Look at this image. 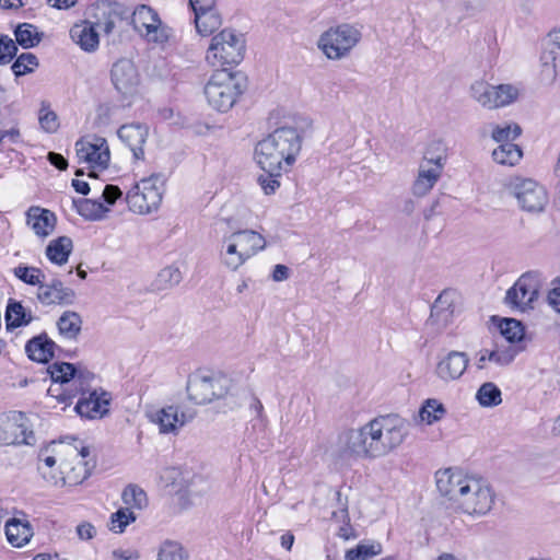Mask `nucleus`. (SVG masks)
Wrapping results in <instances>:
<instances>
[{
    "instance_id": "nucleus-1",
    "label": "nucleus",
    "mask_w": 560,
    "mask_h": 560,
    "mask_svg": "<svg viewBox=\"0 0 560 560\" xmlns=\"http://www.w3.org/2000/svg\"><path fill=\"white\" fill-rule=\"evenodd\" d=\"M435 485L440 494L451 506L463 514L481 517L493 508L494 493L490 485L456 468L440 469L435 472Z\"/></svg>"
},
{
    "instance_id": "nucleus-2",
    "label": "nucleus",
    "mask_w": 560,
    "mask_h": 560,
    "mask_svg": "<svg viewBox=\"0 0 560 560\" xmlns=\"http://www.w3.org/2000/svg\"><path fill=\"white\" fill-rule=\"evenodd\" d=\"M407 433L404 422H365L340 435L339 458L351 462L384 456L400 445Z\"/></svg>"
},
{
    "instance_id": "nucleus-3",
    "label": "nucleus",
    "mask_w": 560,
    "mask_h": 560,
    "mask_svg": "<svg viewBox=\"0 0 560 560\" xmlns=\"http://www.w3.org/2000/svg\"><path fill=\"white\" fill-rule=\"evenodd\" d=\"M90 450L77 438L51 441L38 452L37 469L50 483H78L89 475Z\"/></svg>"
},
{
    "instance_id": "nucleus-4",
    "label": "nucleus",
    "mask_w": 560,
    "mask_h": 560,
    "mask_svg": "<svg viewBox=\"0 0 560 560\" xmlns=\"http://www.w3.org/2000/svg\"><path fill=\"white\" fill-rule=\"evenodd\" d=\"M302 149V137L295 128L281 127L261 139L255 147L254 159L269 174L288 172Z\"/></svg>"
},
{
    "instance_id": "nucleus-5",
    "label": "nucleus",
    "mask_w": 560,
    "mask_h": 560,
    "mask_svg": "<svg viewBox=\"0 0 560 560\" xmlns=\"http://www.w3.org/2000/svg\"><path fill=\"white\" fill-rule=\"evenodd\" d=\"M233 387V381L224 374L195 373L188 377L186 390L188 398L198 405L223 400V405L233 410L238 405Z\"/></svg>"
},
{
    "instance_id": "nucleus-6",
    "label": "nucleus",
    "mask_w": 560,
    "mask_h": 560,
    "mask_svg": "<svg viewBox=\"0 0 560 560\" xmlns=\"http://www.w3.org/2000/svg\"><path fill=\"white\" fill-rule=\"evenodd\" d=\"M266 245V238L254 230L245 229L232 232L221 240V262L226 269L236 271L248 259L264 250Z\"/></svg>"
},
{
    "instance_id": "nucleus-7",
    "label": "nucleus",
    "mask_w": 560,
    "mask_h": 560,
    "mask_svg": "<svg viewBox=\"0 0 560 560\" xmlns=\"http://www.w3.org/2000/svg\"><path fill=\"white\" fill-rule=\"evenodd\" d=\"M245 79L240 72L215 70L205 85L208 104L220 113L229 112L245 91Z\"/></svg>"
},
{
    "instance_id": "nucleus-8",
    "label": "nucleus",
    "mask_w": 560,
    "mask_h": 560,
    "mask_svg": "<svg viewBox=\"0 0 560 560\" xmlns=\"http://www.w3.org/2000/svg\"><path fill=\"white\" fill-rule=\"evenodd\" d=\"M362 39V26L340 23L323 32L317 39V48L331 61L348 58Z\"/></svg>"
},
{
    "instance_id": "nucleus-9",
    "label": "nucleus",
    "mask_w": 560,
    "mask_h": 560,
    "mask_svg": "<svg viewBox=\"0 0 560 560\" xmlns=\"http://www.w3.org/2000/svg\"><path fill=\"white\" fill-rule=\"evenodd\" d=\"M245 38L232 28H224L212 36L206 51V62L217 70L237 66L244 58Z\"/></svg>"
},
{
    "instance_id": "nucleus-10",
    "label": "nucleus",
    "mask_w": 560,
    "mask_h": 560,
    "mask_svg": "<svg viewBox=\"0 0 560 560\" xmlns=\"http://www.w3.org/2000/svg\"><path fill=\"white\" fill-rule=\"evenodd\" d=\"M165 178L161 174H151L136 182L126 192L128 209L140 215L156 212L162 203Z\"/></svg>"
},
{
    "instance_id": "nucleus-11",
    "label": "nucleus",
    "mask_w": 560,
    "mask_h": 560,
    "mask_svg": "<svg viewBox=\"0 0 560 560\" xmlns=\"http://www.w3.org/2000/svg\"><path fill=\"white\" fill-rule=\"evenodd\" d=\"M131 23L135 31L149 44L164 47L172 37V30L162 22L158 12L147 4L136 7Z\"/></svg>"
},
{
    "instance_id": "nucleus-12",
    "label": "nucleus",
    "mask_w": 560,
    "mask_h": 560,
    "mask_svg": "<svg viewBox=\"0 0 560 560\" xmlns=\"http://www.w3.org/2000/svg\"><path fill=\"white\" fill-rule=\"evenodd\" d=\"M78 162L85 164L92 171L89 176H95L94 170H106L110 160V151L105 138L95 135L82 137L75 142Z\"/></svg>"
},
{
    "instance_id": "nucleus-13",
    "label": "nucleus",
    "mask_w": 560,
    "mask_h": 560,
    "mask_svg": "<svg viewBox=\"0 0 560 560\" xmlns=\"http://www.w3.org/2000/svg\"><path fill=\"white\" fill-rule=\"evenodd\" d=\"M445 155L443 153H434L431 149L427 150L412 184V194L416 197H424L432 190L443 173Z\"/></svg>"
},
{
    "instance_id": "nucleus-14",
    "label": "nucleus",
    "mask_w": 560,
    "mask_h": 560,
    "mask_svg": "<svg viewBox=\"0 0 560 560\" xmlns=\"http://www.w3.org/2000/svg\"><path fill=\"white\" fill-rule=\"evenodd\" d=\"M471 95L481 106L494 109L515 102L518 97V89L511 84L490 85L485 82H475L471 85Z\"/></svg>"
},
{
    "instance_id": "nucleus-15",
    "label": "nucleus",
    "mask_w": 560,
    "mask_h": 560,
    "mask_svg": "<svg viewBox=\"0 0 560 560\" xmlns=\"http://www.w3.org/2000/svg\"><path fill=\"white\" fill-rule=\"evenodd\" d=\"M110 80L116 91L125 98H130L138 93L140 75L130 59L122 58L113 65Z\"/></svg>"
},
{
    "instance_id": "nucleus-16",
    "label": "nucleus",
    "mask_w": 560,
    "mask_h": 560,
    "mask_svg": "<svg viewBox=\"0 0 560 560\" xmlns=\"http://www.w3.org/2000/svg\"><path fill=\"white\" fill-rule=\"evenodd\" d=\"M520 207L530 213L544 211L548 203V194L544 186L533 179H522L514 187Z\"/></svg>"
},
{
    "instance_id": "nucleus-17",
    "label": "nucleus",
    "mask_w": 560,
    "mask_h": 560,
    "mask_svg": "<svg viewBox=\"0 0 560 560\" xmlns=\"http://www.w3.org/2000/svg\"><path fill=\"white\" fill-rule=\"evenodd\" d=\"M112 399L110 393L102 388L94 389L82 395L77 402L75 410L81 417L91 420L101 419L108 415Z\"/></svg>"
},
{
    "instance_id": "nucleus-18",
    "label": "nucleus",
    "mask_w": 560,
    "mask_h": 560,
    "mask_svg": "<svg viewBox=\"0 0 560 560\" xmlns=\"http://www.w3.org/2000/svg\"><path fill=\"white\" fill-rule=\"evenodd\" d=\"M538 295V280L530 273L523 275L506 292V303L522 311L530 306Z\"/></svg>"
},
{
    "instance_id": "nucleus-19",
    "label": "nucleus",
    "mask_w": 560,
    "mask_h": 560,
    "mask_svg": "<svg viewBox=\"0 0 560 560\" xmlns=\"http://www.w3.org/2000/svg\"><path fill=\"white\" fill-rule=\"evenodd\" d=\"M36 298L43 306H68L74 303L77 294L61 280L52 279L49 283H43L37 288Z\"/></svg>"
},
{
    "instance_id": "nucleus-20",
    "label": "nucleus",
    "mask_w": 560,
    "mask_h": 560,
    "mask_svg": "<svg viewBox=\"0 0 560 560\" xmlns=\"http://www.w3.org/2000/svg\"><path fill=\"white\" fill-rule=\"evenodd\" d=\"M457 294L452 290H444L431 307L429 324L441 330L450 325L455 312Z\"/></svg>"
},
{
    "instance_id": "nucleus-21",
    "label": "nucleus",
    "mask_w": 560,
    "mask_h": 560,
    "mask_svg": "<svg viewBox=\"0 0 560 560\" xmlns=\"http://www.w3.org/2000/svg\"><path fill=\"white\" fill-rule=\"evenodd\" d=\"M26 224L40 240L47 238L56 229V214L45 208L33 206L26 211Z\"/></svg>"
},
{
    "instance_id": "nucleus-22",
    "label": "nucleus",
    "mask_w": 560,
    "mask_h": 560,
    "mask_svg": "<svg viewBox=\"0 0 560 560\" xmlns=\"http://www.w3.org/2000/svg\"><path fill=\"white\" fill-rule=\"evenodd\" d=\"M469 363L467 353L462 351H450L436 365V375L445 381H456L466 371Z\"/></svg>"
},
{
    "instance_id": "nucleus-23",
    "label": "nucleus",
    "mask_w": 560,
    "mask_h": 560,
    "mask_svg": "<svg viewBox=\"0 0 560 560\" xmlns=\"http://www.w3.org/2000/svg\"><path fill=\"white\" fill-rule=\"evenodd\" d=\"M118 138L131 150L136 160L144 159L143 145L149 130L141 124L122 125L117 131Z\"/></svg>"
},
{
    "instance_id": "nucleus-24",
    "label": "nucleus",
    "mask_w": 560,
    "mask_h": 560,
    "mask_svg": "<svg viewBox=\"0 0 560 560\" xmlns=\"http://www.w3.org/2000/svg\"><path fill=\"white\" fill-rule=\"evenodd\" d=\"M71 39L88 52H93L100 44L98 31L93 22L82 21L74 24L70 30Z\"/></svg>"
},
{
    "instance_id": "nucleus-25",
    "label": "nucleus",
    "mask_w": 560,
    "mask_h": 560,
    "mask_svg": "<svg viewBox=\"0 0 560 560\" xmlns=\"http://www.w3.org/2000/svg\"><path fill=\"white\" fill-rule=\"evenodd\" d=\"M2 442L13 445H34L36 435L32 425L26 422H5Z\"/></svg>"
},
{
    "instance_id": "nucleus-26",
    "label": "nucleus",
    "mask_w": 560,
    "mask_h": 560,
    "mask_svg": "<svg viewBox=\"0 0 560 560\" xmlns=\"http://www.w3.org/2000/svg\"><path fill=\"white\" fill-rule=\"evenodd\" d=\"M55 348L56 343L46 334H42L26 343L25 351L31 360L46 363L54 357Z\"/></svg>"
},
{
    "instance_id": "nucleus-27",
    "label": "nucleus",
    "mask_w": 560,
    "mask_h": 560,
    "mask_svg": "<svg viewBox=\"0 0 560 560\" xmlns=\"http://www.w3.org/2000/svg\"><path fill=\"white\" fill-rule=\"evenodd\" d=\"M195 26L201 36H209L219 30L222 25V16L217 5L210 9H201L194 11Z\"/></svg>"
},
{
    "instance_id": "nucleus-28",
    "label": "nucleus",
    "mask_w": 560,
    "mask_h": 560,
    "mask_svg": "<svg viewBox=\"0 0 560 560\" xmlns=\"http://www.w3.org/2000/svg\"><path fill=\"white\" fill-rule=\"evenodd\" d=\"M515 358V351L511 348L493 350L481 349L476 353V366L478 370H485L489 366V363H493L498 366H504L510 364Z\"/></svg>"
},
{
    "instance_id": "nucleus-29",
    "label": "nucleus",
    "mask_w": 560,
    "mask_h": 560,
    "mask_svg": "<svg viewBox=\"0 0 560 560\" xmlns=\"http://www.w3.org/2000/svg\"><path fill=\"white\" fill-rule=\"evenodd\" d=\"M72 240L68 236H59L49 242L45 249L47 259L55 265H65L72 252Z\"/></svg>"
},
{
    "instance_id": "nucleus-30",
    "label": "nucleus",
    "mask_w": 560,
    "mask_h": 560,
    "mask_svg": "<svg viewBox=\"0 0 560 560\" xmlns=\"http://www.w3.org/2000/svg\"><path fill=\"white\" fill-rule=\"evenodd\" d=\"M73 205L78 213L90 221L103 220L110 212L109 207H106L104 202L95 199L80 198L73 200Z\"/></svg>"
},
{
    "instance_id": "nucleus-31",
    "label": "nucleus",
    "mask_w": 560,
    "mask_h": 560,
    "mask_svg": "<svg viewBox=\"0 0 560 560\" xmlns=\"http://www.w3.org/2000/svg\"><path fill=\"white\" fill-rule=\"evenodd\" d=\"M5 535L14 547H23L33 536L31 525L26 521L12 518L5 523Z\"/></svg>"
},
{
    "instance_id": "nucleus-32",
    "label": "nucleus",
    "mask_w": 560,
    "mask_h": 560,
    "mask_svg": "<svg viewBox=\"0 0 560 560\" xmlns=\"http://www.w3.org/2000/svg\"><path fill=\"white\" fill-rule=\"evenodd\" d=\"M59 334L69 340H75L81 332L82 318L73 311H65L57 320Z\"/></svg>"
},
{
    "instance_id": "nucleus-33",
    "label": "nucleus",
    "mask_w": 560,
    "mask_h": 560,
    "mask_svg": "<svg viewBox=\"0 0 560 560\" xmlns=\"http://www.w3.org/2000/svg\"><path fill=\"white\" fill-rule=\"evenodd\" d=\"M212 490V481L201 474L187 471L183 490L188 497H203Z\"/></svg>"
},
{
    "instance_id": "nucleus-34",
    "label": "nucleus",
    "mask_w": 560,
    "mask_h": 560,
    "mask_svg": "<svg viewBox=\"0 0 560 560\" xmlns=\"http://www.w3.org/2000/svg\"><path fill=\"white\" fill-rule=\"evenodd\" d=\"M124 508L129 511H141L148 505L145 491L137 485H128L121 492Z\"/></svg>"
},
{
    "instance_id": "nucleus-35",
    "label": "nucleus",
    "mask_w": 560,
    "mask_h": 560,
    "mask_svg": "<svg viewBox=\"0 0 560 560\" xmlns=\"http://www.w3.org/2000/svg\"><path fill=\"white\" fill-rule=\"evenodd\" d=\"M523 156L521 148L514 143H502L492 151L495 163L506 166L517 164Z\"/></svg>"
},
{
    "instance_id": "nucleus-36",
    "label": "nucleus",
    "mask_w": 560,
    "mask_h": 560,
    "mask_svg": "<svg viewBox=\"0 0 560 560\" xmlns=\"http://www.w3.org/2000/svg\"><path fill=\"white\" fill-rule=\"evenodd\" d=\"M187 548L177 540L166 539L158 549V560H189Z\"/></svg>"
},
{
    "instance_id": "nucleus-37",
    "label": "nucleus",
    "mask_w": 560,
    "mask_h": 560,
    "mask_svg": "<svg viewBox=\"0 0 560 560\" xmlns=\"http://www.w3.org/2000/svg\"><path fill=\"white\" fill-rule=\"evenodd\" d=\"M186 420L184 412L179 413V408L175 405L161 406L158 404L148 405L145 407V417L149 420Z\"/></svg>"
},
{
    "instance_id": "nucleus-38",
    "label": "nucleus",
    "mask_w": 560,
    "mask_h": 560,
    "mask_svg": "<svg viewBox=\"0 0 560 560\" xmlns=\"http://www.w3.org/2000/svg\"><path fill=\"white\" fill-rule=\"evenodd\" d=\"M491 138L498 143H512L522 133V128L516 122L490 125Z\"/></svg>"
},
{
    "instance_id": "nucleus-39",
    "label": "nucleus",
    "mask_w": 560,
    "mask_h": 560,
    "mask_svg": "<svg viewBox=\"0 0 560 560\" xmlns=\"http://www.w3.org/2000/svg\"><path fill=\"white\" fill-rule=\"evenodd\" d=\"M188 470H183L179 467L165 466L160 468L158 475L159 480L164 487H173L177 491H182Z\"/></svg>"
},
{
    "instance_id": "nucleus-40",
    "label": "nucleus",
    "mask_w": 560,
    "mask_h": 560,
    "mask_svg": "<svg viewBox=\"0 0 560 560\" xmlns=\"http://www.w3.org/2000/svg\"><path fill=\"white\" fill-rule=\"evenodd\" d=\"M137 514L126 508H119L116 512L112 513L107 524L108 529L114 534H122L127 526L135 523Z\"/></svg>"
},
{
    "instance_id": "nucleus-41",
    "label": "nucleus",
    "mask_w": 560,
    "mask_h": 560,
    "mask_svg": "<svg viewBox=\"0 0 560 560\" xmlns=\"http://www.w3.org/2000/svg\"><path fill=\"white\" fill-rule=\"evenodd\" d=\"M15 39L24 48H32L39 44L40 35L37 28L30 23L20 24L15 32Z\"/></svg>"
},
{
    "instance_id": "nucleus-42",
    "label": "nucleus",
    "mask_w": 560,
    "mask_h": 560,
    "mask_svg": "<svg viewBox=\"0 0 560 560\" xmlns=\"http://www.w3.org/2000/svg\"><path fill=\"white\" fill-rule=\"evenodd\" d=\"M30 320L31 315H28V318H26L25 310L21 303L13 302L8 305L5 312V322L8 329L26 325L30 323Z\"/></svg>"
},
{
    "instance_id": "nucleus-43",
    "label": "nucleus",
    "mask_w": 560,
    "mask_h": 560,
    "mask_svg": "<svg viewBox=\"0 0 560 560\" xmlns=\"http://www.w3.org/2000/svg\"><path fill=\"white\" fill-rule=\"evenodd\" d=\"M500 334L509 341H521L524 337V328L521 322L514 318L501 319L499 324Z\"/></svg>"
},
{
    "instance_id": "nucleus-44",
    "label": "nucleus",
    "mask_w": 560,
    "mask_h": 560,
    "mask_svg": "<svg viewBox=\"0 0 560 560\" xmlns=\"http://www.w3.org/2000/svg\"><path fill=\"white\" fill-rule=\"evenodd\" d=\"M14 276L26 284L37 285L44 283L45 275L42 269L36 267H28L20 265L14 268Z\"/></svg>"
},
{
    "instance_id": "nucleus-45",
    "label": "nucleus",
    "mask_w": 560,
    "mask_h": 560,
    "mask_svg": "<svg viewBox=\"0 0 560 560\" xmlns=\"http://www.w3.org/2000/svg\"><path fill=\"white\" fill-rule=\"evenodd\" d=\"M381 552L380 544H359L346 552L345 560H369Z\"/></svg>"
},
{
    "instance_id": "nucleus-46",
    "label": "nucleus",
    "mask_w": 560,
    "mask_h": 560,
    "mask_svg": "<svg viewBox=\"0 0 560 560\" xmlns=\"http://www.w3.org/2000/svg\"><path fill=\"white\" fill-rule=\"evenodd\" d=\"M48 373L52 382L65 384L72 381V376L75 375V368L71 363L55 362L49 365Z\"/></svg>"
},
{
    "instance_id": "nucleus-47",
    "label": "nucleus",
    "mask_w": 560,
    "mask_h": 560,
    "mask_svg": "<svg viewBox=\"0 0 560 560\" xmlns=\"http://www.w3.org/2000/svg\"><path fill=\"white\" fill-rule=\"evenodd\" d=\"M182 281V272L179 268L168 266L163 268L155 280L156 289L165 290L178 284Z\"/></svg>"
},
{
    "instance_id": "nucleus-48",
    "label": "nucleus",
    "mask_w": 560,
    "mask_h": 560,
    "mask_svg": "<svg viewBox=\"0 0 560 560\" xmlns=\"http://www.w3.org/2000/svg\"><path fill=\"white\" fill-rule=\"evenodd\" d=\"M38 121L42 130L47 133H55L59 128L57 114L49 108L47 102H42L38 113Z\"/></svg>"
},
{
    "instance_id": "nucleus-49",
    "label": "nucleus",
    "mask_w": 560,
    "mask_h": 560,
    "mask_svg": "<svg viewBox=\"0 0 560 560\" xmlns=\"http://www.w3.org/2000/svg\"><path fill=\"white\" fill-rule=\"evenodd\" d=\"M38 67V59L32 52H23L12 65V71L16 77L33 72Z\"/></svg>"
},
{
    "instance_id": "nucleus-50",
    "label": "nucleus",
    "mask_w": 560,
    "mask_h": 560,
    "mask_svg": "<svg viewBox=\"0 0 560 560\" xmlns=\"http://www.w3.org/2000/svg\"><path fill=\"white\" fill-rule=\"evenodd\" d=\"M445 415L443 404L436 399H427L419 409V420H441Z\"/></svg>"
},
{
    "instance_id": "nucleus-51",
    "label": "nucleus",
    "mask_w": 560,
    "mask_h": 560,
    "mask_svg": "<svg viewBox=\"0 0 560 560\" xmlns=\"http://www.w3.org/2000/svg\"><path fill=\"white\" fill-rule=\"evenodd\" d=\"M477 399L482 406H495L501 402V390L492 383H485L477 392Z\"/></svg>"
},
{
    "instance_id": "nucleus-52",
    "label": "nucleus",
    "mask_w": 560,
    "mask_h": 560,
    "mask_svg": "<svg viewBox=\"0 0 560 560\" xmlns=\"http://www.w3.org/2000/svg\"><path fill=\"white\" fill-rule=\"evenodd\" d=\"M18 47L15 42L8 36L0 37V65L9 63L15 56Z\"/></svg>"
},
{
    "instance_id": "nucleus-53",
    "label": "nucleus",
    "mask_w": 560,
    "mask_h": 560,
    "mask_svg": "<svg viewBox=\"0 0 560 560\" xmlns=\"http://www.w3.org/2000/svg\"><path fill=\"white\" fill-rule=\"evenodd\" d=\"M281 174H269L260 175L258 183L266 195H272L280 187L279 177Z\"/></svg>"
},
{
    "instance_id": "nucleus-54",
    "label": "nucleus",
    "mask_w": 560,
    "mask_h": 560,
    "mask_svg": "<svg viewBox=\"0 0 560 560\" xmlns=\"http://www.w3.org/2000/svg\"><path fill=\"white\" fill-rule=\"evenodd\" d=\"M94 378V374L86 370H78L75 369V375L72 376V382L79 388V392L84 395L86 393V388L90 385V382Z\"/></svg>"
},
{
    "instance_id": "nucleus-55",
    "label": "nucleus",
    "mask_w": 560,
    "mask_h": 560,
    "mask_svg": "<svg viewBox=\"0 0 560 560\" xmlns=\"http://www.w3.org/2000/svg\"><path fill=\"white\" fill-rule=\"evenodd\" d=\"M122 196L120 188L116 185H106L102 192V198L106 207L115 205V202Z\"/></svg>"
},
{
    "instance_id": "nucleus-56",
    "label": "nucleus",
    "mask_w": 560,
    "mask_h": 560,
    "mask_svg": "<svg viewBox=\"0 0 560 560\" xmlns=\"http://www.w3.org/2000/svg\"><path fill=\"white\" fill-rule=\"evenodd\" d=\"M75 533L80 540H90L96 535V528L90 522H82L75 527Z\"/></svg>"
},
{
    "instance_id": "nucleus-57",
    "label": "nucleus",
    "mask_w": 560,
    "mask_h": 560,
    "mask_svg": "<svg viewBox=\"0 0 560 560\" xmlns=\"http://www.w3.org/2000/svg\"><path fill=\"white\" fill-rule=\"evenodd\" d=\"M159 434H177L184 422H153Z\"/></svg>"
},
{
    "instance_id": "nucleus-58",
    "label": "nucleus",
    "mask_w": 560,
    "mask_h": 560,
    "mask_svg": "<svg viewBox=\"0 0 560 560\" xmlns=\"http://www.w3.org/2000/svg\"><path fill=\"white\" fill-rule=\"evenodd\" d=\"M97 31H102L105 34H110L115 28V19L112 13H108L104 21H97L94 23Z\"/></svg>"
},
{
    "instance_id": "nucleus-59",
    "label": "nucleus",
    "mask_w": 560,
    "mask_h": 560,
    "mask_svg": "<svg viewBox=\"0 0 560 560\" xmlns=\"http://www.w3.org/2000/svg\"><path fill=\"white\" fill-rule=\"evenodd\" d=\"M47 159L51 165L56 166L60 171H63L68 167L67 160L59 153L49 152Z\"/></svg>"
},
{
    "instance_id": "nucleus-60",
    "label": "nucleus",
    "mask_w": 560,
    "mask_h": 560,
    "mask_svg": "<svg viewBox=\"0 0 560 560\" xmlns=\"http://www.w3.org/2000/svg\"><path fill=\"white\" fill-rule=\"evenodd\" d=\"M248 405L252 410V413H250L252 417H254V418L262 417L264 406L257 397L250 396L248 399Z\"/></svg>"
},
{
    "instance_id": "nucleus-61",
    "label": "nucleus",
    "mask_w": 560,
    "mask_h": 560,
    "mask_svg": "<svg viewBox=\"0 0 560 560\" xmlns=\"http://www.w3.org/2000/svg\"><path fill=\"white\" fill-rule=\"evenodd\" d=\"M289 278V268L284 265L278 264L272 271L273 281L280 282Z\"/></svg>"
},
{
    "instance_id": "nucleus-62",
    "label": "nucleus",
    "mask_w": 560,
    "mask_h": 560,
    "mask_svg": "<svg viewBox=\"0 0 560 560\" xmlns=\"http://www.w3.org/2000/svg\"><path fill=\"white\" fill-rule=\"evenodd\" d=\"M217 1L218 0H188V3L192 11H197L212 8L217 5Z\"/></svg>"
},
{
    "instance_id": "nucleus-63",
    "label": "nucleus",
    "mask_w": 560,
    "mask_h": 560,
    "mask_svg": "<svg viewBox=\"0 0 560 560\" xmlns=\"http://www.w3.org/2000/svg\"><path fill=\"white\" fill-rule=\"evenodd\" d=\"M548 301L553 310L560 313V288H555L549 292Z\"/></svg>"
},
{
    "instance_id": "nucleus-64",
    "label": "nucleus",
    "mask_w": 560,
    "mask_h": 560,
    "mask_svg": "<svg viewBox=\"0 0 560 560\" xmlns=\"http://www.w3.org/2000/svg\"><path fill=\"white\" fill-rule=\"evenodd\" d=\"M544 431L552 438H560V422H544Z\"/></svg>"
}]
</instances>
